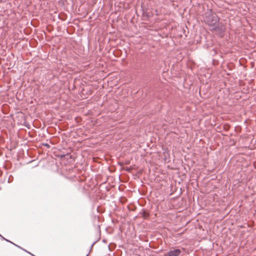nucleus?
Returning <instances> with one entry per match:
<instances>
[{"instance_id":"obj_1","label":"nucleus","mask_w":256,"mask_h":256,"mask_svg":"<svg viewBox=\"0 0 256 256\" xmlns=\"http://www.w3.org/2000/svg\"><path fill=\"white\" fill-rule=\"evenodd\" d=\"M219 20L217 14L212 10L206 14L204 21L209 26L213 27L218 22Z\"/></svg>"},{"instance_id":"obj_2","label":"nucleus","mask_w":256,"mask_h":256,"mask_svg":"<svg viewBox=\"0 0 256 256\" xmlns=\"http://www.w3.org/2000/svg\"><path fill=\"white\" fill-rule=\"evenodd\" d=\"M181 254V250L180 249L176 248L173 250H170L168 252L166 256H178Z\"/></svg>"},{"instance_id":"obj_3","label":"nucleus","mask_w":256,"mask_h":256,"mask_svg":"<svg viewBox=\"0 0 256 256\" xmlns=\"http://www.w3.org/2000/svg\"><path fill=\"white\" fill-rule=\"evenodd\" d=\"M212 30L223 32L224 31L225 28L224 25L217 23L215 26H213Z\"/></svg>"},{"instance_id":"obj_4","label":"nucleus","mask_w":256,"mask_h":256,"mask_svg":"<svg viewBox=\"0 0 256 256\" xmlns=\"http://www.w3.org/2000/svg\"><path fill=\"white\" fill-rule=\"evenodd\" d=\"M12 180H13V177L12 176H10L8 178V183L11 182L12 181Z\"/></svg>"},{"instance_id":"obj_5","label":"nucleus","mask_w":256,"mask_h":256,"mask_svg":"<svg viewBox=\"0 0 256 256\" xmlns=\"http://www.w3.org/2000/svg\"><path fill=\"white\" fill-rule=\"evenodd\" d=\"M216 54V50H212V53H211V54H213V55H214V54Z\"/></svg>"},{"instance_id":"obj_6","label":"nucleus","mask_w":256,"mask_h":256,"mask_svg":"<svg viewBox=\"0 0 256 256\" xmlns=\"http://www.w3.org/2000/svg\"><path fill=\"white\" fill-rule=\"evenodd\" d=\"M44 145L48 148H49L50 147V146L48 144H44Z\"/></svg>"},{"instance_id":"obj_7","label":"nucleus","mask_w":256,"mask_h":256,"mask_svg":"<svg viewBox=\"0 0 256 256\" xmlns=\"http://www.w3.org/2000/svg\"><path fill=\"white\" fill-rule=\"evenodd\" d=\"M144 216H148V214L146 212V214H144Z\"/></svg>"},{"instance_id":"obj_8","label":"nucleus","mask_w":256,"mask_h":256,"mask_svg":"<svg viewBox=\"0 0 256 256\" xmlns=\"http://www.w3.org/2000/svg\"><path fill=\"white\" fill-rule=\"evenodd\" d=\"M94 244H95V242H94V243H92V246H91V248H92V247L93 246H94Z\"/></svg>"},{"instance_id":"obj_9","label":"nucleus","mask_w":256,"mask_h":256,"mask_svg":"<svg viewBox=\"0 0 256 256\" xmlns=\"http://www.w3.org/2000/svg\"><path fill=\"white\" fill-rule=\"evenodd\" d=\"M86 256H88V255Z\"/></svg>"}]
</instances>
